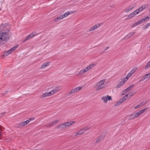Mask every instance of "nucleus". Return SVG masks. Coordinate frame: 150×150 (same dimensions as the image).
I'll list each match as a JSON object with an SVG mask.
<instances>
[{
  "label": "nucleus",
  "mask_w": 150,
  "mask_h": 150,
  "mask_svg": "<svg viewBox=\"0 0 150 150\" xmlns=\"http://www.w3.org/2000/svg\"><path fill=\"white\" fill-rule=\"evenodd\" d=\"M9 30H6V32L0 33V45L6 43L9 38Z\"/></svg>",
  "instance_id": "f257e3e1"
},
{
  "label": "nucleus",
  "mask_w": 150,
  "mask_h": 150,
  "mask_svg": "<svg viewBox=\"0 0 150 150\" xmlns=\"http://www.w3.org/2000/svg\"><path fill=\"white\" fill-rule=\"evenodd\" d=\"M36 34V32H33L31 33H30L29 35H28L26 38L23 41V42H25L26 41L28 40L29 39H30L32 38L35 36Z\"/></svg>",
  "instance_id": "f03ea898"
},
{
  "label": "nucleus",
  "mask_w": 150,
  "mask_h": 150,
  "mask_svg": "<svg viewBox=\"0 0 150 150\" xmlns=\"http://www.w3.org/2000/svg\"><path fill=\"white\" fill-rule=\"evenodd\" d=\"M30 122L29 120H26L23 121V122H21L19 124H18L17 126V127L20 128L21 127H23L28 124Z\"/></svg>",
  "instance_id": "7ed1b4c3"
},
{
  "label": "nucleus",
  "mask_w": 150,
  "mask_h": 150,
  "mask_svg": "<svg viewBox=\"0 0 150 150\" xmlns=\"http://www.w3.org/2000/svg\"><path fill=\"white\" fill-rule=\"evenodd\" d=\"M103 24V23H98L94 25L93 26L91 27L90 29L89 30V31H91L94 30H95L96 29H97L98 27H100V25H102Z\"/></svg>",
  "instance_id": "20e7f679"
},
{
  "label": "nucleus",
  "mask_w": 150,
  "mask_h": 150,
  "mask_svg": "<svg viewBox=\"0 0 150 150\" xmlns=\"http://www.w3.org/2000/svg\"><path fill=\"white\" fill-rule=\"evenodd\" d=\"M147 109V108H144L143 109L141 110L140 111L134 114V116L136 117H138L140 115H141Z\"/></svg>",
  "instance_id": "39448f33"
},
{
  "label": "nucleus",
  "mask_w": 150,
  "mask_h": 150,
  "mask_svg": "<svg viewBox=\"0 0 150 150\" xmlns=\"http://www.w3.org/2000/svg\"><path fill=\"white\" fill-rule=\"evenodd\" d=\"M105 136V133H102V134L100 136H99L97 139L96 141V143H97L100 142L101 140L103 139Z\"/></svg>",
  "instance_id": "423d86ee"
},
{
  "label": "nucleus",
  "mask_w": 150,
  "mask_h": 150,
  "mask_svg": "<svg viewBox=\"0 0 150 150\" xmlns=\"http://www.w3.org/2000/svg\"><path fill=\"white\" fill-rule=\"evenodd\" d=\"M101 99L103 100L105 103L107 102L108 100H112L111 97L110 96H105L102 97L101 98Z\"/></svg>",
  "instance_id": "0eeeda50"
},
{
  "label": "nucleus",
  "mask_w": 150,
  "mask_h": 150,
  "mask_svg": "<svg viewBox=\"0 0 150 150\" xmlns=\"http://www.w3.org/2000/svg\"><path fill=\"white\" fill-rule=\"evenodd\" d=\"M134 84H132L128 88H127L126 89H125L124 90V91H123V95L124 94L127 93L128 91H129L132 88L134 87Z\"/></svg>",
  "instance_id": "6e6552de"
},
{
  "label": "nucleus",
  "mask_w": 150,
  "mask_h": 150,
  "mask_svg": "<svg viewBox=\"0 0 150 150\" xmlns=\"http://www.w3.org/2000/svg\"><path fill=\"white\" fill-rule=\"evenodd\" d=\"M149 75L147 74H145L143 77L139 81H143L144 80H146V81L149 79V77H150L149 76Z\"/></svg>",
  "instance_id": "1a4fd4ad"
},
{
  "label": "nucleus",
  "mask_w": 150,
  "mask_h": 150,
  "mask_svg": "<svg viewBox=\"0 0 150 150\" xmlns=\"http://www.w3.org/2000/svg\"><path fill=\"white\" fill-rule=\"evenodd\" d=\"M65 123L60 124L56 127L57 129L64 128L66 127Z\"/></svg>",
  "instance_id": "9d476101"
},
{
  "label": "nucleus",
  "mask_w": 150,
  "mask_h": 150,
  "mask_svg": "<svg viewBox=\"0 0 150 150\" xmlns=\"http://www.w3.org/2000/svg\"><path fill=\"white\" fill-rule=\"evenodd\" d=\"M146 7V5H143L141 7H139V8L137 9L136 10L137 11L139 12V13L142 11L143 10L145 9Z\"/></svg>",
  "instance_id": "9b49d317"
},
{
  "label": "nucleus",
  "mask_w": 150,
  "mask_h": 150,
  "mask_svg": "<svg viewBox=\"0 0 150 150\" xmlns=\"http://www.w3.org/2000/svg\"><path fill=\"white\" fill-rule=\"evenodd\" d=\"M135 33V32H133L132 33H131L129 34H127L125 36V38H126V39H128V38H130Z\"/></svg>",
  "instance_id": "f8f14e48"
},
{
  "label": "nucleus",
  "mask_w": 150,
  "mask_h": 150,
  "mask_svg": "<svg viewBox=\"0 0 150 150\" xmlns=\"http://www.w3.org/2000/svg\"><path fill=\"white\" fill-rule=\"evenodd\" d=\"M105 86V85L104 83H101V84H100V85L97 87L96 90H98L100 89H102Z\"/></svg>",
  "instance_id": "ddd939ff"
},
{
  "label": "nucleus",
  "mask_w": 150,
  "mask_h": 150,
  "mask_svg": "<svg viewBox=\"0 0 150 150\" xmlns=\"http://www.w3.org/2000/svg\"><path fill=\"white\" fill-rule=\"evenodd\" d=\"M133 7H132L131 6H129L127 7L125 11V12L126 13H128L130 11L132 10L133 8Z\"/></svg>",
  "instance_id": "4468645a"
},
{
  "label": "nucleus",
  "mask_w": 150,
  "mask_h": 150,
  "mask_svg": "<svg viewBox=\"0 0 150 150\" xmlns=\"http://www.w3.org/2000/svg\"><path fill=\"white\" fill-rule=\"evenodd\" d=\"M59 122V120H56L54 121L53 122H50L49 124V126H52L57 123Z\"/></svg>",
  "instance_id": "2eb2a0df"
},
{
  "label": "nucleus",
  "mask_w": 150,
  "mask_h": 150,
  "mask_svg": "<svg viewBox=\"0 0 150 150\" xmlns=\"http://www.w3.org/2000/svg\"><path fill=\"white\" fill-rule=\"evenodd\" d=\"M61 89V88L60 86L57 87L53 89L54 91V93H55L57 92L58 91L60 90Z\"/></svg>",
  "instance_id": "dca6fc26"
},
{
  "label": "nucleus",
  "mask_w": 150,
  "mask_h": 150,
  "mask_svg": "<svg viewBox=\"0 0 150 150\" xmlns=\"http://www.w3.org/2000/svg\"><path fill=\"white\" fill-rule=\"evenodd\" d=\"M74 12H72L71 13L70 12H69V11L66 12L64 14L61 15L63 17V18L67 17L68 15H69L70 13H72Z\"/></svg>",
  "instance_id": "f3484780"
},
{
  "label": "nucleus",
  "mask_w": 150,
  "mask_h": 150,
  "mask_svg": "<svg viewBox=\"0 0 150 150\" xmlns=\"http://www.w3.org/2000/svg\"><path fill=\"white\" fill-rule=\"evenodd\" d=\"M50 62H47L46 63H44L41 66V68L42 69H43L45 67H47L50 64Z\"/></svg>",
  "instance_id": "a211bd4d"
},
{
  "label": "nucleus",
  "mask_w": 150,
  "mask_h": 150,
  "mask_svg": "<svg viewBox=\"0 0 150 150\" xmlns=\"http://www.w3.org/2000/svg\"><path fill=\"white\" fill-rule=\"evenodd\" d=\"M62 18H63V17H62V16L61 15L60 16H58L54 20V21L55 22H57L59 20Z\"/></svg>",
  "instance_id": "6ab92c4d"
},
{
  "label": "nucleus",
  "mask_w": 150,
  "mask_h": 150,
  "mask_svg": "<svg viewBox=\"0 0 150 150\" xmlns=\"http://www.w3.org/2000/svg\"><path fill=\"white\" fill-rule=\"evenodd\" d=\"M150 25V23H148L146 24V25H144L142 27V28L144 29H145L146 28H147Z\"/></svg>",
  "instance_id": "aec40b11"
},
{
  "label": "nucleus",
  "mask_w": 150,
  "mask_h": 150,
  "mask_svg": "<svg viewBox=\"0 0 150 150\" xmlns=\"http://www.w3.org/2000/svg\"><path fill=\"white\" fill-rule=\"evenodd\" d=\"M122 82H120L118 84V85L116 86V88H118L120 87L122 85H123Z\"/></svg>",
  "instance_id": "412c9836"
},
{
  "label": "nucleus",
  "mask_w": 150,
  "mask_h": 150,
  "mask_svg": "<svg viewBox=\"0 0 150 150\" xmlns=\"http://www.w3.org/2000/svg\"><path fill=\"white\" fill-rule=\"evenodd\" d=\"M135 16V15L132 12L128 16V18L129 19H130L132 18V17H134Z\"/></svg>",
  "instance_id": "4be33fe9"
},
{
  "label": "nucleus",
  "mask_w": 150,
  "mask_h": 150,
  "mask_svg": "<svg viewBox=\"0 0 150 150\" xmlns=\"http://www.w3.org/2000/svg\"><path fill=\"white\" fill-rule=\"evenodd\" d=\"M18 47V45H16L14 47H13L11 49V51H12V52H13Z\"/></svg>",
  "instance_id": "5701e85b"
},
{
  "label": "nucleus",
  "mask_w": 150,
  "mask_h": 150,
  "mask_svg": "<svg viewBox=\"0 0 150 150\" xmlns=\"http://www.w3.org/2000/svg\"><path fill=\"white\" fill-rule=\"evenodd\" d=\"M13 52H12V51H11V49L9 50L8 51H7L6 52V56H7L10 54L11 53H12Z\"/></svg>",
  "instance_id": "b1692460"
},
{
  "label": "nucleus",
  "mask_w": 150,
  "mask_h": 150,
  "mask_svg": "<svg viewBox=\"0 0 150 150\" xmlns=\"http://www.w3.org/2000/svg\"><path fill=\"white\" fill-rule=\"evenodd\" d=\"M65 124L66 125V127L69 126L70 125H71V121L67 122H65Z\"/></svg>",
  "instance_id": "393cba45"
},
{
  "label": "nucleus",
  "mask_w": 150,
  "mask_h": 150,
  "mask_svg": "<svg viewBox=\"0 0 150 150\" xmlns=\"http://www.w3.org/2000/svg\"><path fill=\"white\" fill-rule=\"evenodd\" d=\"M136 69L133 68L129 72V73L131 74V75H132L134 73L135 71L136 70Z\"/></svg>",
  "instance_id": "a878e982"
},
{
  "label": "nucleus",
  "mask_w": 150,
  "mask_h": 150,
  "mask_svg": "<svg viewBox=\"0 0 150 150\" xmlns=\"http://www.w3.org/2000/svg\"><path fill=\"white\" fill-rule=\"evenodd\" d=\"M48 96V95L47 92H46L45 93H43L42 95V98H44V97H45L46 96Z\"/></svg>",
  "instance_id": "bb28decb"
},
{
  "label": "nucleus",
  "mask_w": 150,
  "mask_h": 150,
  "mask_svg": "<svg viewBox=\"0 0 150 150\" xmlns=\"http://www.w3.org/2000/svg\"><path fill=\"white\" fill-rule=\"evenodd\" d=\"M134 114L131 115V116H129V118H128V119H129V120H131L137 117H136L134 116Z\"/></svg>",
  "instance_id": "cd10ccee"
},
{
  "label": "nucleus",
  "mask_w": 150,
  "mask_h": 150,
  "mask_svg": "<svg viewBox=\"0 0 150 150\" xmlns=\"http://www.w3.org/2000/svg\"><path fill=\"white\" fill-rule=\"evenodd\" d=\"M86 72V70H85L84 69H83L80 72H79V73H80V74H83L84 73H85Z\"/></svg>",
  "instance_id": "c85d7f7f"
},
{
  "label": "nucleus",
  "mask_w": 150,
  "mask_h": 150,
  "mask_svg": "<svg viewBox=\"0 0 150 150\" xmlns=\"http://www.w3.org/2000/svg\"><path fill=\"white\" fill-rule=\"evenodd\" d=\"M150 67V60L149 62L147 64L146 66L145 69H146Z\"/></svg>",
  "instance_id": "c756f323"
},
{
  "label": "nucleus",
  "mask_w": 150,
  "mask_h": 150,
  "mask_svg": "<svg viewBox=\"0 0 150 150\" xmlns=\"http://www.w3.org/2000/svg\"><path fill=\"white\" fill-rule=\"evenodd\" d=\"M78 132L80 135L81 134L84 132V131H83V129H81L78 131Z\"/></svg>",
  "instance_id": "7c9ffc66"
},
{
  "label": "nucleus",
  "mask_w": 150,
  "mask_h": 150,
  "mask_svg": "<svg viewBox=\"0 0 150 150\" xmlns=\"http://www.w3.org/2000/svg\"><path fill=\"white\" fill-rule=\"evenodd\" d=\"M90 129V128H88L87 127H84V128H83V131L84 132L85 131H87Z\"/></svg>",
  "instance_id": "2f4dec72"
},
{
  "label": "nucleus",
  "mask_w": 150,
  "mask_h": 150,
  "mask_svg": "<svg viewBox=\"0 0 150 150\" xmlns=\"http://www.w3.org/2000/svg\"><path fill=\"white\" fill-rule=\"evenodd\" d=\"M131 74L129 73L127 75L126 78L127 79L129 78L131 76Z\"/></svg>",
  "instance_id": "473e14b6"
},
{
  "label": "nucleus",
  "mask_w": 150,
  "mask_h": 150,
  "mask_svg": "<svg viewBox=\"0 0 150 150\" xmlns=\"http://www.w3.org/2000/svg\"><path fill=\"white\" fill-rule=\"evenodd\" d=\"M129 95V93H128L124 97V100H125L126 99V97H127Z\"/></svg>",
  "instance_id": "72a5a7b5"
},
{
  "label": "nucleus",
  "mask_w": 150,
  "mask_h": 150,
  "mask_svg": "<svg viewBox=\"0 0 150 150\" xmlns=\"http://www.w3.org/2000/svg\"><path fill=\"white\" fill-rule=\"evenodd\" d=\"M138 25L137 23L136 22L135 23H134V24H133L131 26L132 27H135L137 25Z\"/></svg>",
  "instance_id": "f704fd0d"
},
{
  "label": "nucleus",
  "mask_w": 150,
  "mask_h": 150,
  "mask_svg": "<svg viewBox=\"0 0 150 150\" xmlns=\"http://www.w3.org/2000/svg\"><path fill=\"white\" fill-rule=\"evenodd\" d=\"M137 22V23L138 25L140 24L143 23L141 19L138 21Z\"/></svg>",
  "instance_id": "c9c22d12"
},
{
  "label": "nucleus",
  "mask_w": 150,
  "mask_h": 150,
  "mask_svg": "<svg viewBox=\"0 0 150 150\" xmlns=\"http://www.w3.org/2000/svg\"><path fill=\"white\" fill-rule=\"evenodd\" d=\"M132 13L135 15L136 14H138L139 13V12L137 11V10H136Z\"/></svg>",
  "instance_id": "e433bc0d"
},
{
  "label": "nucleus",
  "mask_w": 150,
  "mask_h": 150,
  "mask_svg": "<svg viewBox=\"0 0 150 150\" xmlns=\"http://www.w3.org/2000/svg\"><path fill=\"white\" fill-rule=\"evenodd\" d=\"M75 92V90H74V89H72V90H71V92H70V93H69V94L70 95V94H71L73 93H74V92Z\"/></svg>",
  "instance_id": "4c0bfd02"
},
{
  "label": "nucleus",
  "mask_w": 150,
  "mask_h": 150,
  "mask_svg": "<svg viewBox=\"0 0 150 150\" xmlns=\"http://www.w3.org/2000/svg\"><path fill=\"white\" fill-rule=\"evenodd\" d=\"M105 81V80H103L99 81L98 83L100 84H101V83H104Z\"/></svg>",
  "instance_id": "58836bf2"
},
{
  "label": "nucleus",
  "mask_w": 150,
  "mask_h": 150,
  "mask_svg": "<svg viewBox=\"0 0 150 150\" xmlns=\"http://www.w3.org/2000/svg\"><path fill=\"white\" fill-rule=\"evenodd\" d=\"M95 64H90L88 66V67H89V68L90 69H91V68L93 67L94 65H95Z\"/></svg>",
  "instance_id": "ea45409f"
},
{
  "label": "nucleus",
  "mask_w": 150,
  "mask_h": 150,
  "mask_svg": "<svg viewBox=\"0 0 150 150\" xmlns=\"http://www.w3.org/2000/svg\"><path fill=\"white\" fill-rule=\"evenodd\" d=\"M125 100H124V99H121L119 101V102L120 103H122V102H123L124 101H125Z\"/></svg>",
  "instance_id": "a19ab883"
},
{
  "label": "nucleus",
  "mask_w": 150,
  "mask_h": 150,
  "mask_svg": "<svg viewBox=\"0 0 150 150\" xmlns=\"http://www.w3.org/2000/svg\"><path fill=\"white\" fill-rule=\"evenodd\" d=\"M120 104H121L119 102V101H118L117 103H116L115 104V105L116 106H117L119 105Z\"/></svg>",
  "instance_id": "79ce46f5"
},
{
  "label": "nucleus",
  "mask_w": 150,
  "mask_h": 150,
  "mask_svg": "<svg viewBox=\"0 0 150 150\" xmlns=\"http://www.w3.org/2000/svg\"><path fill=\"white\" fill-rule=\"evenodd\" d=\"M145 104H146V103H144V104H142V103H141L139 104V107H140L145 105Z\"/></svg>",
  "instance_id": "37998d69"
},
{
  "label": "nucleus",
  "mask_w": 150,
  "mask_h": 150,
  "mask_svg": "<svg viewBox=\"0 0 150 150\" xmlns=\"http://www.w3.org/2000/svg\"><path fill=\"white\" fill-rule=\"evenodd\" d=\"M34 119H35V118H34L32 117L31 118H29L27 120H29L30 121V122L31 120H34Z\"/></svg>",
  "instance_id": "c03bdc74"
},
{
  "label": "nucleus",
  "mask_w": 150,
  "mask_h": 150,
  "mask_svg": "<svg viewBox=\"0 0 150 150\" xmlns=\"http://www.w3.org/2000/svg\"><path fill=\"white\" fill-rule=\"evenodd\" d=\"M142 21V23L144 22L145 21H146V20L145 18H143L141 19Z\"/></svg>",
  "instance_id": "a18cd8bd"
},
{
  "label": "nucleus",
  "mask_w": 150,
  "mask_h": 150,
  "mask_svg": "<svg viewBox=\"0 0 150 150\" xmlns=\"http://www.w3.org/2000/svg\"><path fill=\"white\" fill-rule=\"evenodd\" d=\"M5 114H6V112H2L1 113V116H3L4 115H5Z\"/></svg>",
  "instance_id": "49530a36"
},
{
  "label": "nucleus",
  "mask_w": 150,
  "mask_h": 150,
  "mask_svg": "<svg viewBox=\"0 0 150 150\" xmlns=\"http://www.w3.org/2000/svg\"><path fill=\"white\" fill-rule=\"evenodd\" d=\"M76 88H77V89L78 91H79V90H80L81 89V86L77 87Z\"/></svg>",
  "instance_id": "de8ad7c7"
},
{
  "label": "nucleus",
  "mask_w": 150,
  "mask_h": 150,
  "mask_svg": "<svg viewBox=\"0 0 150 150\" xmlns=\"http://www.w3.org/2000/svg\"><path fill=\"white\" fill-rule=\"evenodd\" d=\"M47 93H48V96H50L52 95V94L51 92H50V91L49 92H47Z\"/></svg>",
  "instance_id": "09e8293b"
},
{
  "label": "nucleus",
  "mask_w": 150,
  "mask_h": 150,
  "mask_svg": "<svg viewBox=\"0 0 150 150\" xmlns=\"http://www.w3.org/2000/svg\"><path fill=\"white\" fill-rule=\"evenodd\" d=\"M140 107L139 105H137L134 107V109H137L138 108H139Z\"/></svg>",
  "instance_id": "8fccbe9b"
},
{
  "label": "nucleus",
  "mask_w": 150,
  "mask_h": 150,
  "mask_svg": "<svg viewBox=\"0 0 150 150\" xmlns=\"http://www.w3.org/2000/svg\"><path fill=\"white\" fill-rule=\"evenodd\" d=\"M124 79H125V80H123L122 81H121V82H122L123 84L125 82V78Z\"/></svg>",
  "instance_id": "3c124183"
},
{
  "label": "nucleus",
  "mask_w": 150,
  "mask_h": 150,
  "mask_svg": "<svg viewBox=\"0 0 150 150\" xmlns=\"http://www.w3.org/2000/svg\"><path fill=\"white\" fill-rule=\"evenodd\" d=\"M80 135V134H79V132H78L75 133V136H77L78 135Z\"/></svg>",
  "instance_id": "603ef678"
},
{
  "label": "nucleus",
  "mask_w": 150,
  "mask_h": 150,
  "mask_svg": "<svg viewBox=\"0 0 150 150\" xmlns=\"http://www.w3.org/2000/svg\"><path fill=\"white\" fill-rule=\"evenodd\" d=\"M145 18L146 20V21H148L149 19V17L148 16H146Z\"/></svg>",
  "instance_id": "864d4df0"
},
{
  "label": "nucleus",
  "mask_w": 150,
  "mask_h": 150,
  "mask_svg": "<svg viewBox=\"0 0 150 150\" xmlns=\"http://www.w3.org/2000/svg\"><path fill=\"white\" fill-rule=\"evenodd\" d=\"M50 92H51V93L52 95L54 93V91L53 90L51 91Z\"/></svg>",
  "instance_id": "5fc2aeb1"
},
{
  "label": "nucleus",
  "mask_w": 150,
  "mask_h": 150,
  "mask_svg": "<svg viewBox=\"0 0 150 150\" xmlns=\"http://www.w3.org/2000/svg\"><path fill=\"white\" fill-rule=\"evenodd\" d=\"M128 93H129V97H130V96H132L133 95L132 92H131V93L129 92Z\"/></svg>",
  "instance_id": "6e6d98bb"
},
{
  "label": "nucleus",
  "mask_w": 150,
  "mask_h": 150,
  "mask_svg": "<svg viewBox=\"0 0 150 150\" xmlns=\"http://www.w3.org/2000/svg\"><path fill=\"white\" fill-rule=\"evenodd\" d=\"M77 89V88L76 87L74 89L75 92L78 91Z\"/></svg>",
  "instance_id": "4d7b16f0"
},
{
  "label": "nucleus",
  "mask_w": 150,
  "mask_h": 150,
  "mask_svg": "<svg viewBox=\"0 0 150 150\" xmlns=\"http://www.w3.org/2000/svg\"><path fill=\"white\" fill-rule=\"evenodd\" d=\"M109 48V47H106V49L104 50L105 51L108 49Z\"/></svg>",
  "instance_id": "13d9d810"
},
{
  "label": "nucleus",
  "mask_w": 150,
  "mask_h": 150,
  "mask_svg": "<svg viewBox=\"0 0 150 150\" xmlns=\"http://www.w3.org/2000/svg\"><path fill=\"white\" fill-rule=\"evenodd\" d=\"M71 122V125H72V124H74L75 123V122L74 121H72V122Z\"/></svg>",
  "instance_id": "bf43d9fd"
},
{
  "label": "nucleus",
  "mask_w": 150,
  "mask_h": 150,
  "mask_svg": "<svg viewBox=\"0 0 150 150\" xmlns=\"http://www.w3.org/2000/svg\"><path fill=\"white\" fill-rule=\"evenodd\" d=\"M86 69H88V70H89L90 69L89 68V67L88 66L87 67H86Z\"/></svg>",
  "instance_id": "052dcab7"
},
{
  "label": "nucleus",
  "mask_w": 150,
  "mask_h": 150,
  "mask_svg": "<svg viewBox=\"0 0 150 150\" xmlns=\"http://www.w3.org/2000/svg\"><path fill=\"white\" fill-rule=\"evenodd\" d=\"M7 23H6V24H4V26L5 27L6 26H7Z\"/></svg>",
  "instance_id": "680f3d73"
},
{
  "label": "nucleus",
  "mask_w": 150,
  "mask_h": 150,
  "mask_svg": "<svg viewBox=\"0 0 150 150\" xmlns=\"http://www.w3.org/2000/svg\"><path fill=\"white\" fill-rule=\"evenodd\" d=\"M84 69L85 70H86V71H87L88 70L87 69H86V68L85 69Z\"/></svg>",
  "instance_id": "e2e57ef3"
},
{
  "label": "nucleus",
  "mask_w": 150,
  "mask_h": 150,
  "mask_svg": "<svg viewBox=\"0 0 150 150\" xmlns=\"http://www.w3.org/2000/svg\"><path fill=\"white\" fill-rule=\"evenodd\" d=\"M141 103H142V104H144V103H145V102H141Z\"/></svg>",
  "instance_id": "0e129e2a"
},
{
  "label": "nucleus",
  "mask_w": 150,
  "mask_h": 150,
  "mask_svg": "<svg viewBox=\"0 0 150 150\" xmlns=\"http://www.w3.org/2000/svg\"><path fill=\"white\" fill-rule=\"evenodd\" d=\"M148 74L149 75V77H150V73H148Z\"/></svg>",
  "instance_id": "69168bd1"
},
{
  "label": "nucleus",
  "mask_w": 150,
  "mask_h": 150,
  "mask_svg": "<svg viewBox=\"0 0 150 150\" xmlns=\"http://www.w3.org/2000/svg\"><path fill=\"white\" fill-rule=\"evenodd\" d=\"M149 11H150V8H149Z\"/></svg>",
  "instance_id": "338daca9"
},
{
  "label": "nucleus",
  "mask_w": 150,
  "mask_h": 150,
  "mask_svg": "<svg viewBox=\"0 0 150 150\" xmlns=\"http://www.w3.org/2000/svg\"><path fill=\"white\" fill-rule=\"evenodd\" d=\"M149 47H150V46H149Z\"/></svg>",
  "instance_id": "774afa93"
}]
</instances>
